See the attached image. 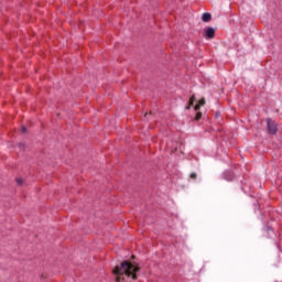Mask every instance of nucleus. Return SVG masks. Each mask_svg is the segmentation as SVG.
Masks as SVG:
<instances>
[{
  "instance_id": "nucleus-1",
  "label": "nucleus",
  "mask_w": 282,
  "mask_h": 282,
  "mask_svg": "<svg viewBox=\"0 0 282 282\" xmlns=\"http://www.w3.org/2000/svg\"><path fill=\"white\" fill-rule=\"evenodd\" d=\"M112 272L117 275V282L124 281V274L126 276H132L133 281H135L138 279V274H135V272H140V264L124 260L120 265H117Z\"/></svg>"
},
{
  "instance_id": "nucleus-2",
  "label": "nucleus",
  "mask_w": 282,
  "mask_h": 282,
  "mask_svg": "<svg viewBox=\"0 0 282 282\" xmlns=\"http://www.w3.org/2000/svg\"><path fill=\"white\" fill-rule=\"evenodd\" d=\"M268 124V132L271 133V135H275V133L279 131V128L276 127V122L272 119H267Z\"/></svg>"
},
{
  "instance_id": "nucleus-3",
  "label": "nucleus",
  "mask_w": 282,
  "mask_h": 282,
  "mask_svg": "<svg viewBox=\"0 0 282 282\" xmlns=\"http://www.w3.org/2000/svg\"><path fill=\"white\" fill-rule=\"evenodd\" d=\"M205 39H215V30L213 28H206L204 33Z\"/></svg>"
},
{
  "instance_id": "nucleus-4",
  "label": "nucleus",
  "mask_w": 282,
  "mask_h": 282,
  "mask_svg": "<svg viewBox=\"0 0 282 282\" xmlns=\"http://www.w3.org/2000/svg\"><path fill=\"white\" fill-rule=\"evenodd\" d=\"M213 19V15H210V13H204L202 15V21H204V23H208V21H210Z\"/></svg>"
},
{
  "instance_id": "nucleus-5",
  "label": "nucleus",
  "mask_w": 282,
  "mask_h": 282,
  "mask_svg": "<svg viewBox=\"0 0 282 282\" xmlns=\"http://www.w3.org/2000/svg\"><path fill=\"white\" fill-rule=\"evenodd\" d=\"M198 105L200 107H204V105H206V99L205 98H202L199 101H198Z\"/></svg>"
},
{
  "instance_id": "nucleus-6",
  "label": "nucleus",
  "mask_w": 282,
  "mask_h": 282,
  "mask_svg": "<svg viewBox=\"0 0 282 282\" xmlns=\"http://www.w3.org/2000/svg\"><path fill=\"white\" fill-rule=\"evenodd\" d=\"M17 184H18V186H23V180L17 178Z\"/></svg>"
},
{
  "instance_id": "nucleus-7",
  "label": "nucleus",
  "mask_w": 282,
  "mask_h": 282,
  "mask_svg": "<svg viewBox=\"0 0 282 282\" xmlns=\"http://www.w3.org/2000/svg\"><path fill=\"white\" fill-rule=\"evenodd\" d=\"M195 120H202V112L196 113Z\"/></svg>"
},
{
  "instance_id": "nucleus-8",
  "label": "nucleus",
  "mask_w": 282,
  "mask_h": 282,
  "mask_svg": "<svg viewBox=\"0 0 282 282\" xmlns=\"http://www.w3.org/2000/svg\"><path fill=\"white\" fill-rule=\"evenodd\" d=\"M19 149H20V151H23V149H25V143H20Z\"/></svg>"
},
{
  "instance_id": "nucleus-9",
  "label": "nucleus",
  "mask_w": 282,
  "mask_h": 282,
  "mask_svg": "<svg viewBox=\"0 0 282 282\" xmlns=\"http://www.w3.org/2000/svg\"><path fill=\"white\" fill-rule=\"evenodd\" d=\"M189 177H191V180H197V174L196 173H192Z\"/></svg>"
},
{
  "instance_id": "nucleus-10",
  "label": "nucleus",
  "mask_w": 282,
  "mask_h": 282,
  "mask_svg": "<svg viewBox=\"0 0 282 282\" xmlns=\"http://www.w3.org/2000/svg\"><path fill=\"white\" fill-rule=\"evenodd\" d=\"M189 100H191L192 102H195V100H197V98H195V95H192L191 98H189Z\"/></svg>"
},
{
  "instance_id": "nucleus-11",
  "label": "nucleus",
  "mask_w": 282,
  "mask_h": 282,
  "mask_svg": "<svg viewBox=\"0 0 282 282\" xmlns=\"http://www.w3.org/2000/svg\"><path fill=\"white\" fill-rule=\"evenodd\" d=\"M200 107H202V106L198 104V105L194 106V109H195L196 111H199Z\"/></svg>"
},
{
  "instance_id": "nucleus-12",
  "label": "nucleus",
  "mask_w": 282,
  "mask_h": 282,
  "mask_svg": "<svg viewBox=\"0 0 282 282\" xmlns=\"http://www.w3.org/2000/svg\"><path fill=\"white\" fill-rule=\"evenodd\" d=\"M21 131H22V133H25V131H28V128L25 126H23Z\"/></svg>"
},
{
  "instance_id": "nucleus-13",
  "label": "nucleus",
  "mask_w": 282,
  "mask_h": 282,
  "mask_svg": "<svg viewBox=\"0 0 282 282\" xmlns=\"http://www.w3.org/2000/svg\"><path fill=\"white\" fill-rule=\"evenodd\" d=\"M193 105H195V101H191V99H189L188 106H189V107H193Z\"/></svg>"
},
{
  "instance_id": "nucleus-14",
  "label": "nucleus",
  "mask_w": 282,
  "mask_h": 282,
  "mask_svg": "<svg viewBox=\"0 0 282 282\" xmlns=\"http://www.w3.org/2000/svg\"><path fill=\"white\" fill-rule=\"evenodd\" d=\"M186 109H187V110L191 109V106H187Z\"/></svg>"
},
{
  "instance_id": "nucleus-15",
  "label": "nucleus",
  "mask_w": 282,
  "mask_h": 282,
  "mask_svg": "<svg viewBox=\"0 0 282 282\" xmlns=\"http://www.w3.org/2000/svg\"><path fill=\"white\" fill-rule=\"evenodd\" d=\"M131 259H135V256H132Z\"/></svg>"
}]
</instances>
